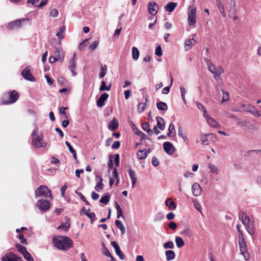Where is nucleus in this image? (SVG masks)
I'll list each match as a JSON object with an SVG mask.
<instances>
[{
	"instance_id": "obj_14",
	"label": "nucleus",
	"mask_w": 261,
	"mask_h": 261,
	"mask_svg": "<svg viewBox=\"0 0 261 261\" xmlns=\"http://www.w3.org/2000/svg\"><path fill=\"white\" fill-rule=\"evenodd\" d=\"M148 10L150 14L155 15L159 10V6L155 2H149L148 4Z\"/></svg>"
},
{
	"instance_id": "obj_42",
	"label": "nucleus",
	"mask_w": 261,
	"mask_h": 261,
	"mask_svg": "<svg viewBox=\"0 0 261 261\" xmlns=\"http://www.w3.org/2000/svg\"><path fill=\"white\" fill-rule=\"evenodd\" d=\"M16 248H17L18 251L19 252H20L22 255L27 252L25 247H24L20 244H17L16 245Z\"/></svg>"
},
{
	"instance_id": "obj_41",
	"label": "nucleus",
	"mask_w": 261,
	"mask_h": 261,
	"mask_svg": "<svg viewBox=\"0 0 261 261\" xmlns=\"http://www.w3.org/2000/svg\"><path fill=\"white\" fill-rule=\"evenodd\" d=\"M193 202L194 203V207L198 211H199V212H200V213L201 214H202V206L200 204V203L196 199H193Z\"/></svg>"
},
{
	"instance_id": "obj_62",
	"label": "nucleus",
	"mask_w": 261,
	"mask_h": 261,
	"mask_svg": "<svg viewBox=\"0 0 261 261\" xmlns=\"http://www.w3.org/2000/svg\"><path fill=\"white\" fill-rule=\"evenodd\" d=\"M168 130L169 133L168 134V136L170 137L171 136V134L175 132L174 125L172 124H170L168 128Z\"/></svg>"
},
{
	"instance_id": "obj_59",
	"label": "nucleus",
	"mask_w": 261,
	"mask_h": 261,
	"mask_svg": "<svg viewBox=\"0 0 261 261\" xmlns=\"http://www.w3.org/2000/svg\"><path fill=\"white\" fill-rule=\"evenodd\" d=\"M102 246L103 247V254L107 256L110 257L112 256L110 252L109 251V250L106 248L105 245L104 243L102 244Z\"/></svg>"
},
{
	"instance_id": "obj_1",
	"label": "nucleus",
	"mask_w": 261,
	"mask_h": 261,
	"mask_svg": "<svg viewBox=\"0 0 261 261\" xmlns=\"http://www.w3.org/2000/svg\"><path fill=\"white\" fill-rule=\"evenodd\" d=\"M54 246L59 249L66 250L73 246V241L68 237L64 236H58L53 239Z\"/></svg>"
},
{
	"instance_id": "obj_10",
	"label": "nucleus",
	"mask_w": 261,
	"mask_h": 261,
	"mask_svg": "<svg viewBox=\"0 0 261 261\" xmlns=\"http://www.w3.org/2000/svg\"><path fill=\"white\" fill-rule=\"evenodd\" d=\"M28 20L29 19L27 18H22L11 21L8 24L7 28L10 30L19 29L21 27L22 23Z\"/></svg>"
},
{
	"instance_id": "obj_33",
	"label": "nucleus",
	"mask_w": 261,
	"mask_h": 261,
	"mask_svg": "<svg viewBox=\"0 0 261 261\" xmlns=\"http://www.w3.org/2000/svg\"><path fill=\"white\" fill-rule=\"evenodd\" d=\"M238 123L246 129H250L252 127L250 122L245 120H239Z\"/></svg>"
},
{
	"instance_id": "obj_29",
	"label": "nucleus",
	"mask_w": 261,
	"mask_h": 261,
	"mask_svg": "<svg viewBox=\"0 0 261 261\" xmlns=\"http://www.w3.org/2000/svg\"><path fill=\"white\" fill-rule=\"evenodd\" d=\"M56 57L58 58L61 62H62L64 58V54L61 48H57L54 53Z\"/></svg>"
},
{
	"instance_id": "obj_37",
	"label": "nucleus",
	"mask_w": 261,
	"mask_h": 261,
	"mask_svg": "<svg viewBox=\"0 0 261 261\" xmlns=\"http://www.w3.org/2000/svg\"><path fill=\"white\" fill-rule=\"evenodd\" d=\"M115 223L117 227L121 231V234L122 235L124 234L125 233V227H124L122 223L118 220H116Z\"/></svg>"
},
{
	"instance_id": "obj_36",
	"label": "nucleus",
	"mask_w": 261,
	"mask_h": 261,
	"mask_svg": "<svg viewBox=\"0 0 261 261\" xmlns=\"http://www.w3.org/2000/svg\"><path fill=\"white\" fill-rule=\"evenodd\" d=\"M213 134H207V135H201L200 136L201 141L202 142V144L204 145H207L208 144V138L210 136H212Z\"/></svg>"
},
{
	"instance_id": "obj_20",
	"label": "nucleus",
	"mask_w": 261,
	"mask_h": 261,
	"mask_svg": "<svg viewBox=\"0 0 261 261\" xmlns=\"http://www.w3.org/2000/svg\"><path fill=\"white\" fill-rule=\"evenodd\" d=\"M109 95L106 93H102L97 101V106L98 107H102L105 105V101L108 98Z\"/></svg>"
},
{
	"instance_id": "obj_17",
	"label": "nucleus",
	"mask_w": 261,
	"mask_h": 261,
	"mask_svg": "<svg viewBox=\"0 0 261 261\" xmlns=\"http://www.w3.org/2000/svg\"><path fill=\"white\" fill-rule=\"evenodd\" d=\"M192 192L194 196L197 197L201 195L202 189L199 184L195 182L192 185Z\"/></svg>"
},
{
	"instance_id": "obj_26",
	"label": "nucleus",
	"mask_w": 261,
	"mask_h": 261,
	"mask_svg": "<svg viewBox=\"0 0 261 261\" xmlns=\"http://www.w3.org/2000/svg\"><path fill=\"white\" fill-rule=\"evenodd\" d=\"M177 4L174 2H170L164 7L166 11L171 13L173 12L177 7Z\"/></svg>"
},
{
	"instance_id": "obj_13",
	"label": "nucleus",
	"mask_w": 261,
	"mask_h": 261,
	"mask_svg": "<svg viewBox=\"0 0 261 261\" xmlns=\"http://www.w3.org/2000/svg\"><path fill=\"white\" fill-rule=\"evenodd\" d=\"M163 146L165 152L169 155L172 154L175 150L174 146L170 142L167 141L164 142L163 145Z\"/></svg>"
},
{
	"instance_id": "obj_30",
	"label": "nucleus",
	"mask_w": 261,
	"mask_h": 261,
	"mask_svg": "<svg viewBox=\"0 0 261 261\" xmlns=\"http://www.w3.org/2000/svg\"><path fill=\"white\" fill-rule=\"evenodd\" d=\"M68 68L72 73L73 76H75L76 75L77 73L75 71V61L74 60H70L69 62Z\"/></svg>"
},
{
	"instance_id": "obj_48",
	"label": "nucleus",
	"mask_w": 261,
	"mask_h": 261,
	"mask_svg": "<svg viewBox=\"0 0 261 261\" xmlns=\"http://www.w3.org/2000/svg\"><path fill=\"white\" fill-rule=\"evenodd\" d=\"M110 196L108 194L105 195V196L101 197L100 200V202L105 204H107L110 201Z\"/></svg>"
},
{
	"instance_id": "obj_6",
	"label": "nucleus",
	"mask_w": 261,
	"mask_h": 261,
	"mask_svg": "<svg viewBox=\"0 0 261 261\" xmlns=\"http://www.w3.org/2000/svg\"><path fill=\"white\" fill-rule=\"evenodd\" d=\"M239 244L241 254L244 256L245 260H248L250 258L247 250V246L244 237L239 238Z\"/></svg>"
},
{
	"instance_id": "obj_25",
	"label": "nucleus",
	"mask_w": 261,
	"mask_h": 261,
	"mask_svg": "<svg viewBox=\"0 0 261 261\" xmlns=\"http://www.w3.org/2000/svg\"><path fill=\"white\" fill-rule=\"evenodd\" d=\"M196 43V41L194 40V37L192 39H187L185 42V48L186 50L190 49L192 46Z\"/></svg>"
},
{
	"instance_id": "obj_51",
	"label": "nucleus",
	"mask_w": 261,
	"mask_h": 261,
	"mask_svg": "<svg viewBox=\"0 0 261 261\" xmlns=\"http://www.w3.org/2000/svg\"><path fill=\"white\" fill-rule=\"evenodd\" d=\"M165 249H172L174 247V243L172 241H168L163 245Z\"/></svg>"
},
{
	"instance_id": "obj_23",
	"label": "nucleus",
	"mask_w": 261,
	"mask_h": 261,
	"mask_svg": "<svg viewBox=\"0 0 261 261\" xmlns=\"http://www.w3.org/2000/svg\"><path fill=\"white\" fill-rule=\"evenodd\" d=\"M178 135L182 138L184 141L187 143L189 144V140L187 137L186 133L182 129L181 126H179L178 128Z\"/></svg>"
},
{
	"instance_id": "obj_39",
	"label": "nucleus",
	"mask_w": 261,
	"mask_h": 261,
	"mask_svg": "<svg viewBox=\"0 0 261 261\" xmlns=\"http://www.w3.org/2000/svg\"><path fill=\"white\" fill-rule=\"evenodd\" d=\"M139 57V51L136 47L132 48V57L134 60H137Z\"/></svg>"
},
{
	"instance_id": "obj_28",
	"label": "nucleus",
	"mask_w": 261,
	"mask_h": 261,
	"mask_svg": "<svg viewBox=\"0 0 261 261\" xmlns=\"http://www.w3.org/2000/svg\"><path fill=\"white\" fill-rule=\"evenodd\" d=\"M118 127V122L117 120L114 118L113 120L109 123L108 128L110 130L114 131Z\"/></svg>"
},
{
	"instance_id": "obj_31",
	"label": "nucleus",
	"mask_w": 261,
	"mask_h": 261,
	"mask_svg": "<svg viewBox=\"0 0 261 261\" xmlns=\"http://www.w3.org/2000/svg\"><path fill=\"white\" fill-rule=\"evenodd\" d=\"M111 88V84H110L108 86H106V83L105 81H102L101 82V86L99 89L100 92H103L104 91H110Z\"/></svg>"
},
{
	"instance_id": "obj_40",
	"label": "nucleus",
	"mask_w": 261,
	"mask_h": 261,
	"mask_svg": "<svg viewBox=\"0 0 261 261\" xmlns=\"http://www.w3.org/2000/svg\"><path fill=\"white\" fill-rule=\"evenodd\" d=\"M156 107L159 110L166 111L167 110V105L164 102H160L156 103Z\"/></svg>"
},
{
	"instance_id": "obj_24",
	"label": "nucleus",
	"mask_w": 261,
	"mask_h": 261,
	"mask_svg": "<svg viewBox=\"0 0 261 261\" xmlns=\"http://www.w3.org/2000/svg\"><path fill=\"white\" fill-rule=\"evenodd\" d=\"M150 152V149L140 150L137 153V156L138 159L142 160L145 159L148 154Z\"/></svg>"
},
{
	"instance_id": "obj_45",
	"label": "nucleus",
	"mask_w": 261,
	"mask_h": 261,
	"mask_svg": "<svg viewBox=\"0 0 261 261\" xmlns=\"http://www.w3.org/2000/svg\"><path fill=\"white\" fill-rule=\"evenodd\" d=\"M180 234L182 236H185L188 237H192V236L193 234L191 230L188 228H185V229H184L180 232Z\"/></svg>"
},
{
	"instance_id": "obj_63",
	"label": "nucleus",
	"mask_w": 261,
	"mask_h": 261,
	"mask_svg": "<svg viewBox=\"0 0 261 261\" xmlns=\"http://www.w3.org/2000/svg\"><path fill=\"white\" fill-rule=\"evenodd\" d=\"M58 11L57 9H54L50 11L49 15L50 16L56 17L58 15Z\"/></svg>"
},
{
	"instance_id": "obj_21",
	"label": "nucleus",
	"mask_w": 261,
	"mask_h": 261,
	"mask_svg": "<svg viewBox=\"0 0 261 261\" xmlns=\"http://www.w3.org/2000/svg\"><path fill=\"white\" fill-rule=\"evenodd\" d=\"M127 171L129 176L132 180V187L134 188L135 185L137 182V178L136 177L135 173L133 170H132V168L130 166L128 167Z\"/></svg>"
},
{
	"instance_id": "obj_34",
	"label": "nucleus",
	"mask_w": 261,
	"mask_h": 261,
	"mask_svg": "<svg viewBox=\"0 0 261 261\" xmlns=\"http://www.w3.org/2000/svg\"><path fill=\"white\" fill-rule=\"evenodd\" d=\"M147 101V98H145V102H140L138 105V112L139 113H142L145 109L146 105V102Z\"/></svg>"
},
{
	"instance_id": "obj_3",
	"label": "nucleus",
	"mask_w": 261,
	"mask_h": 261,
	"mask_svg": "<svg viewBox=\"0 0 261 261\" xmlns=\"http://www.w3.org/2000/svg\"><path fill=\"white\" fill-rule=\"evenodd\" d=\"M32 144L36 148H44L47 145V143L43 140V135L38 133V128H35L32 134Z\"/></svg>"
},
{
	"instance_id": "obj_38",
	"label": "nucleus",
	"mask_w": 261,
	"mask_h": 261,
	"mask_svg": "<svg viewBox=\"0 0 261 261\" xmlns=\"http://www.w3.org/2000/svg\"><path fill=\"white\" fill-rule=\"evenodd\" d=\"M175 241L176 246L178 248H181L185 244L183 239L180 237H176L175 238Z\"/></svg>"
},
{
	"instance_id": "obj_7",
	"label": "nucleus",
	"mask_w": 261,
	"mask_h": 261,
	"mask_svg": "<svg viewBox=\"0 0 261 261\" xmlns=\"http://www.w3.org/2000/svg\"><path fill=\"white\" fill-rule=\"evenodd\" d=\"M36 196L52 198L51 191L46 186H40L36 191Z\"/></svg>"
},
{
	"instance_id": "obj_15",
	"label": "nucleus",
	"mask_w": 261,
	"mask_h": 261,
	"mask_svg": "<svg viewBox=\"0 0 261 261\" xmlns=\"http://www.w3.org/2000/svg\"><path fill=\"white\" fill-rule=\"evenodd\" d=\"M132 128L135 133V134L139 136L141 138V139L142 140H145V139H149V138L148 136L145 135L144 133L142 132L140 130L137 128V127L135 126V125L133 123V122H131L130 124Z\"/></svg>"
},
{
	"instance_id": "obj_61",
	"label": "nucleus",
	"mask_w": 261,
	"mask_h": 261,
	"mask_svg": "<svg viewBox=\"0 0 261 261\" xmlns=\"http://www.w3.org/2000/svg\"><path fill=\"white\" fill-rule=\"evenodd\" d=\"M216 68L213 64L208 67V70L213 74H216Z\"/></svg>"
},
{
	"instance_id": "obj_54",
	"label": "nucleus",
	"mask_w": 261,
	"mask_h": 261,
	"mask_svg": "<svg viewBox=\"0 0 261 261\" xmlns=\"http://www.w3.org/2000/svg\"><path fill=\"white\" fill-rule=\"evenodd\" d=\"M113 155H110L109 156V161L108 163V166L109 170L113 168Z\"/></svg>"
},
{
	"instance_id": "obj_49",
	"label": "nucleus",
	"mask_w": 261,
	"mask_h": 261,
	"mask_svg": "<svg viewBox=\"0 0 261 261\" xmlns=\"http://www.w3.org/2000/svg\"><path fill=\"white\" fill-rule=\"evenodd\" d=\"M218 7L219 9V11L223 17H226V13L224 11V7L222 4L219 2L218 4Z\"/></svg>"
},
{
	"instance_id": "obj_9",
	"label": "nucleus",
	"mask_w": 261,
	"mask_h": 261,
	"mask_svg": "<svg viewBox=\"0 0 261 261\" xmlns=\"http://www.w3.org/2000/svg\"><path fill=\"white\" fill-rule=\"evenodd\" d=\"M237 111H239L240 112H247V113H250L252 114H255L257 112V109L255 107H254L253 106H252L249 104H244L242 105L238 110H237Z\"/></svg>"
},
{
	"instance_id": "obj_55",
	"label": "nucleus",
	"mask_w": 261,
	"mask_h": 261,
	"mask_svg": "<svg viewBox=\"0 0 261 261\" xmlns=\"http://www.w3.org/2000/svg\"><path fill=\"white\" fill-rule=\"evenodd\" d=\"M155 54L158 57H161L163 55L162 49L160 45L156 47Z\"/></svg>"
},
{
	"instance_id": "obj_52",
	"label": "nucleus",
	"mask_w": 261,
	"mask_h": 261,
	"mask_svg": "<svg viewBox=\"0 0 261 261\" xmlns=\"http://www.w3.org/2000/svg\"><path fill=\"white\" fill-rule=\"evenodd\" d=\"M208 167L212 172L218 174L219 170L215 165L209 164Z\"/></svg>"
},
{
	"instance_id": "obj_27",
	"label": "nucleus",
	"mask_w": 261,
	"mask_h": 261,
	"mask_svg": "<svg viewBox=\"0 0 261 261\" xmlns=\"http://www.w3.org/2000/svg\"><path fill=\"white\" fill-rule=\"evenodd\" d=\"M165 205L170 210H174L176 207V204L172 198H167L165 201Z\"/></svg>"
},
{
	"instance_id": "obj_46",
	"label": "nucleus",
	"mask_w": 261,
	"mask_h": 261,
	"mask_svg": "<svg viewBox=\"0 0 261 261\" xmlns=\"http://www.w3.org/2000/svg\"><path fill=\"white\" fill-rule=\"evenodd\" d=\"M196 107L200 110L201 112L203 113V114H205L206 113V110L205 108L200 102L196 101Z\"/></svg>"
},
{
	"instance_id": "obj_12",
	"label": "nucleus",
	"mask_w": 261,
	"mask_h": 261,
	"mask_svg": "<svg viewBox=\"0 0 261 261\" xmlns=\"http://www.w3.org/2000/svg\"><path fill=\"white\" fill-rule=\"evenodd\" d=\"M21 75L23 77L27 80L31 82H35V79L32 75L30 72V66H27L25 69L21 72Z\"/></svg>"
},
{
	"instance_id": "obj_18",
	"label": "nucleus",
	"mask_w": 261,
	"mask_h": 261,
	"mask_svg": "<svg viewBox=\"0 0 261 261\" xmlns=\"http://www.w3.org/2000/svg\"><path fill=\"white\" fill-rule=\"evenodd\" d=\"M111 245L115 249L116 254L121 259L124 258V255L123 252L121 251L120 247L116 242H112Z\"/></svg>"
},
{
	"instance_id": "obj_44",
	"label": "nucleus",
	"mask_w": 261,
	"mask_h": 261,
	"mask_svg": "<svg viewBox=\"0 0 261 261\" xmlns=\"http://www.w3.org/2000/svg\"><path fill=\"white\" fill-rule=\"evenodd\" d=\"M223 96L222 97L221 102H225L229 100V94L227 92H225L224 90H222Z\"/></svg>"
},
{
	"instance_id": "obj_57",
	"label": "nucleus",
	"mask_w": 261,
	"mask_h": 261,
	"mask_svg": "<svg viewBox=\"0 0 261 261\" xmlns=\"http://www.w3.org/2000/svg\"><path fill=\"white\" fill-rule=\"evenodd\" d=\"M99 41H95L89 46V48L91 50H94L97 47Z\"/></svg>"
},
{
	"instance_id": "obj_64",
	"label": "nucleus",
	"mask_w": 261,
	"mask_h": 261,
	"mask_svg": "<svg viewBox=\"0 0 261 261\" xmlns=\"http://www.w3.org/2000/svg\"><path fill=\"white\" fill-rule=\"evenodd\" d=\"M120 142L118 141H117L113 143V144L112 145V148L113 149H117L120 147Z\"/></svg>"
},
{
	"instance_id": "obj_2",
	"label": "nucleus",
	"mask_w": 261,
	"mask_h": 261,
	"mask_svg": "<svg viewBox=\"0 0 261 261\" xmlns=\"http://www.w3.org/2000/svg\"><path fill=\"white\" fill-rule=\"evenodd\" d=\"M239 219L244 225L246 230L250 235H254L255 232V221L254 219L245 213L242 212L239 214Z\"/></svg>"
},
{
	"instance_id": "obj_53",
	"label": "nucleus",
	"mask_w": 261,
	"mask_h": 261,
	"mask_svg": "<svg viewBox=\"0 0 261 261\" xmlns=\"http://www.w3.org/2000/svg\"><path fill=\"white\" fill-rule=\"evenodd\" d=\"M23 257L27 260V261H34V258L31 255V254L27 251L25 252L24 254H23Z\"/></svg>"
},
{
	"instance_id": "obj_60",
	"label": "nucleus",
	"mask_w": 261,
	"mask_h": 261,
	"mask_svg": "<svg viewBox=\"0 0 261 261\" xmlns=\"http://www.w3.org/2000/svg\"><path fill=\"white\" fill-rule=\"evenodd\" d=\"M69 227V225L67 223L60 225L58 227V229H63L64 231H67Z\"/></svg>"
},
{
	"instance_id": "obj_56",
	"label": "nucleus",
	"mask_w": 261,
	"mask_h": 261,
	"mask_svg": "<svg viewBox=\"0 0 261 261\" xmlns=\"http://www.w3.org/2000/svg\"><path fill=\"white\" fill-rule=\"evenodd\" d=\"M180 90L181 93V98L184 102L185 103H186V99H185V94H186V90L185 88L184 87H180Z\"/></svg>"
},
{
	"instance_id": "obj_16",
	"label": "nucleus",
	"mask_w": 261,
	"mask_h": 261,
	"mask_svg": "<svg viewBox=\"0 0 261 261\" xmlns=\"http://www.w3.org/2000/svg\"><path fill=\"white\" fill-rule=\"evenodd\" d=\"M205 120L207 121L208 124L213 127H219L220 126L219 123L211 115H204Z\"/></svg>"
},
{
	"instance_id": "obj_35",
	"label": "nucleus",
	"mask_w": 261,
	"mask_h": 261,
	"mask_svg": "<svg viewBox=\"0 0 261 261\" xmlns=\"http://www.w3.org/2000/svg\"><path fill=\"white\" fill-rule=\"evenodd\" d=\"M157 126L160 129H164L165 128V124L163 119L161 117H156Z\"/></svg>"
},
{
	"instance_id": "obj_43",
	"label": "nucleus",
	"mask_w": 261,
	"mask_h": 261,
	"mask_svg": "<svg viewBox=\"0 0 261 261\" xmlns=\"http://www.w3.org/2000/svg\"><path fill=\"white\" fill-rule=\"evenodd\" d=\"M100 68L101 70V72L99 73V76L100 78H102L106 75V74L107 73V66L106 65H101Z\"/></svg>"
},
{
	"instance_id": "obj_50",
	"label": "nucleus",
	"mask_w": 261,
	"mask_h": 261,
	"mask_svg": "<svg viewBox=\"0 0 261 261\" xmlns=\"http://www.w3.org/2000/svg\"><path fill=\"white\" fill-rule=\"evenodd\" d=\"M85 214L90 219L91 223H92L96 219V216L94 213L85 212Z\"/></svg>"
},
{
	"instance_id": "obj_58",
	"label": "nucleus",
	"mask_w": 261,
	"mask_h": 261,
	"mask_svg": "<svg viewBox=\"0 0 261 261\" xmlns=\"http://www.w3.org/2000/svg\"><path fill=\"white\" fill-rule=\"evenodd\" d=\"M113 161L116 166L118 167L119 165V155L118 154L113 155Z\"/></svg>"
},
{
	"instance_id": "obj_22",
	"label": "nucleus",
	"mask_w": 261,
	"mask_h": 261,
	"mask_svg": "<svg viewBox=\"0 0 261 261\" xmlns=\"http://www.w3.org/2000/svg\"><path fill=\"white\" fill-rule=\"evenodd\" d=\"M228 11V14H230L231 15H233L234 13H237L235 0H230Z\"/></svg>"
},
{
	"instance_id": "obj_5",
	"label": "nucleus",
	"mask_w": 261,
	"mask_h": 261,
	"mask_svg": "<svg viewBox=\"0 0 261 261\" xmlns=\"http://www.w3.org/2000/svg\"><path fill=\"white\" fill-rule=\"evenodd\" d=\"M196 11L197 9L194 5L189 6L188 11V21L190 26H194L196 22Z\"/></svg>"
},
{
	"instance_id": "obj_47",
	"label": "nucleus",
	"mask_w": 261,
	"mask_h": 261,
	"mask_svg": "<svg viewBox=\"0 0 261 261\" xmlns=\"http://www.w3.org/2000/svg\"><path fill=\"white\" fill-rule=\"evenodd\" d=\"M89 43V39H87L82 41L79 45L78 48L80 50H82L84 49V47L87 46Z\"/></svg>"
},
{
	"instance_id": "obj_19",
	"label": "nucleus",
	"mask_w": 261,
	"mask_h": 261,
	"mask_svg": "<svg viewBox=\"0 0 261 261\" xmlns=\"http://www.w3.org/2000/svg\"><path fill=\"white\" fill-rule=\"evenodd\" d=\"M96 185L95 189L97 192H100L103 189V184L102 183L103 179L99 175L96 176Z\"/></svg>"
},
{
	"instance_id": "obj_11",
	"label": "nucleus",
	"mask_w": 261,
	"mask_h": 261,
	"mask_svg": "<svg viewBox=\"0 0 261 261\" xmlns=\"http://www.w3.org/2000/svg\"><path fill=\"white\" fill-rule=\"evenodd\" d=\"M2 261H22V259L14 253L9 252L2 257Z\"/></svg>"
},
{
	"instance_id": "obj_32",
	"label": "nucleus",
	"mask_w": 261,
	"mask_h": 261,
	"mask_svg": "<svg viewBox=\"0 0 261 261\" xmlns=\"http://www.w3.org/2000/svg\"><path fill=\"white\" fill-rule=\"evenodd\" d=\"M166 258L167 260H173L175 256V253L172 250H167L165 252Z\"/></svg>"
},
{
	"instance_id": "obj_8",
	"label": "nucleus",
	"mask_w": 261,
	"mask_h": 261,
	"mask_svg": "<svg viewBox=\"0 0 261 261\" xmlns=\"http://www.w3.org/2000/svg\"><path fill=\"white\" fill-rule=\"evenodd\" d=\"M36 206L42 212L47 211L50 207V203L47 200L40 199L37 201Z\"/></svg>"
},
{
	"instance_id": "obj_4",
	"label": "nucleus",
	"mask_w": 261,
	"mask_h": 261,
	"mask_svg": "<svg viewBox=\"0 0 261 261\" xmlns=\"http://www.w3.org/2000/svg\"><path fill=\"white\" fill-rule=\"evenodd\" d=\"M18 98V93L14 90L4 93L2 97V102L4 105H9L15 102Z\"/></svg>"
}]
</instances>
